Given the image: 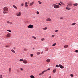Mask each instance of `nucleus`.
Returning <instances> with one entry per match:
<instances>
[{"label":"nucleus","mask_w":78,"mask_h":78,"mask_svg":"<svg viewBox=\"0 0 78 78\" xmlns=\"http://www.w3.org/2000/svg\"><path fill=\"white\" fill-rule=\"evenodd\" d=\"M27 27L29 28H33V25L30 24Z\"/></svg>","instance_id":"1"},{"label":"nucleus","mask_w":78,"mask_h":78,"mask_svg":"<svg viewBox=\"0 0 78 78\" xmlns=\"http://www.w3.org/2000/svg\"><path fill=\"white\" fill-rule=\"evenodd\" d=\"M3 10L4 11H8V8L7 7H4L3 8Z\"/></svg>","instance_id":"2"},{"label":"nucleus","mask_w":78,"mask_h":78,"mask_svg":"<svg viewBox=\"0 0 78 78\" xmlns=\"http://www.w3.org/2000/svg\"><path fill=\"white\" fill-rule=\"evenodd\" d=\"M54 8L55 9L59 8V5H56L55 4V6H54Z\"/></svg>","instance_id":"3"},{"label":"nucleus","mask_w":78,"mask_h":78,"mask_svg":"<svg viewBox=\"0 0 78 78\" xmlns=\"http://www.w3.org/2000/svg\"><path fill=\"white\" fill-rule=\"evenodd\" d=\"M21 14H22V12H19L17 14V16L19 17L21 16Z\"/></svg>","instance_id":"4"},{"label":"nucleus","mask_w":78,"mask_h":78,"mask_svg":"<svg viewBox=\"0 0 78 78\" xmlns=\"http://www.w3.org/2000/svg\"><path fill=\"white\" fill-rule=\"evenodd\" d=\"M7 37H11V34L10 33H8L6 36Z\"/></svg>","instance_id":"5"},{"label":"nucleus","mask_w":78,"mask_h":78,"mask_svg":"<svg viewBox=\"0 0 78 78\" xmlns=\"http://www.w3.org/2000/svg\"><path fill=\"white\" fill-rule=\"evenodd\" d=\"M23 62L24 64H27V61L26 60H24L23 61Z\"/></svg>","instance_id":"6"},{"label":"nucleus","mask_w":78,"mask_h":78,"mask_svg":"<svg viewBox=\"0 0 78 78\" xmlns=\"http://www.w3.org/2000/svg\"><path fill=\"white\" fill-rule=\"evenodd\" d=\"M34 2H32L31 3H30L29 5V6H32V5H33L34 4Z\"/></svg>","instance_id":"7"},{"label":"nucleus","mask_w":78,"mask_h":78,"mask_svg":"<svg viewBox=\"0 0 78 78\" xmlns=\"http://www.w3.org/2000/svg\"><path fill=\"white\" fill-rule=\"evenodd\" d=\"M46 62H50V59L49 58H48L46 60Z\"/></svg>","instance_id":"8"},{"label":"nucleus","mask_w":78,"mask_h":78,"mask_svg":"<svg viewBox=\"0 0 78 78\" xmlns=\"http://www.w3.org/2000/svg\"><path fill=\"white\" fill-rule=\"evenodd\" d=\"M25 5L26 7H28V3L27 2H25Z\"/></svg>","instance_id":"9"},{"label":"nucleus","mask_w":78,"mask_h":78,"mask_svg":"<svg viewBox=\"0 0 78 78\" xmlns=\"http://www.w3.org/2000/svg\"><path fill=\"white\" fill-rule=\"evenodd\" d=\"M69 47V45H66L64 46V47L65 48H67Z\"/></svg>","instance_id":"10"},{"label":"nucleus","mask_w":78,"mask_h":78,"mask_svg":"<svg viewBox=\"0 0 78 78\" xmlns=\"http://www.w3.org/2000/svg\"><path fill=\"white\" fill-rule=\"evenodd\" d=\"M59 67L60 68H61V69H63V68H64V67L61 65H59Z\"/></svg>","instance_id":"11"},{"label":"nucleus","mask_w":78,"mask_h":78,"mask_svg":"<svg viewBox=\"0 0 78 78\" xmlns=\"http://www.w3.org/2000/svg\"><path fill=\"white\" fill-rule=\"evenodd\" d=\"M46 21L48 22V21H51V19L50 18H47L46 19Z\"/></svg>","instance_id":"12"},{"label":"nucleus","mask_w":78,"mask_h":78,"mask_svg":"<svg viewBox=\"0 0 78 78\" xmlns=\"http://www.w3.org/2000/svg\"><path fill=\"white\" fill-rule=\"evenodd\" d=\"M44 72H45V71H43L41 73H40L39 74V76H40V75H43V74H44Z\"/></svg>","instance_id":"13"},{"label":"nucleus","mask_w":78,"mask_h":78,"mask_svg":"<svg viewBox=\"0 0 78 78\" xmlns=\"http://www.w3.org/2000/svg\"><path fill=\"white\" fill-rule=\"evenodd\" d=\"M13 7H14V8L16 9H17V7H16V5H13Z\"/></svg>","instance_id":"14"},{"label":"nucleus","mask_w":78,"mask_h":78,"mask_svg":"<svg viewBox=\"0 0 78 78\" xmlns=\"http://www.w3.org/2000/svg\"><path fill=\"white\" fill-rule=\"evenodd\" d=\"M7 23H9L10 24H12V22H10L9 21H8L7 22Z\"/></svg>","instance_id":"15"},{"label":"nucleus","mask_w":78,"mask_h":78,"mask_svg":"<svg viewBox=\"0 0 78 78\" xmlns=\"http://www.w3.org/2000/svg\"><path fill=\"white\" fill-rule=\"evenodd\" d=\"M66 9H68V10H70V9H71V8H69V7H66Z\"/></svg>","instance_id":"16"},{"label":"nucleus","mask_w":78,"mask_h":78,"mask_svg":"<svg viewBox=\"0 0 78 78\" xmlns=\"http://www.w3.org/2000/svg\"><path fill=\"white\" fill-rule=\"evenodd\" d=\"M37 55H40V54H41V52H38L37 53Z\"/></svg>","instance_id":"17"},{"label":"nucleus","mask_w":78,"mask_h":78,"mask_svg":"<svg viewBox=\"0 0 78 78\" xmlns=\"http://www.w3.org/2000/svg\"><path fill=\"white\" fill-rule=\"evenodd\" d=\"M11 51H12V52H13V53H15V51H14V50L12 49L11 50Z\"/></svg>","instance_id":"18"},{"label":"nucleus","mask_w":78,"mask_h":78,"mask_svg":"<svg viewBox=\"0 0 78 78\" xmlns=\"http://www.w3.org/2000/svg\"><path fill=\"white\" fill-rule=\"evenodd\" d=\"M50 68H48V69H47V70H44V72H47V70H50Z\"/></svg>","instance_id":"19"},{"label":"nucleus","mask_w":78,"mask_h":78,"mask_svg":"<svg viewBox=\"0 0 78 78\" xmlns=\"http://www.w3.org/2000/svg\"><path fill=\"white\" fill-rule=\"evenodd\" d=\"M47 29V27L43 28V30H46Z\"/></svg>","instance_id":"20"},{"label":"nucleus","mask_w":78,"mask_h":78,"mask_svg":"<svg viewBox=\"0 0 78 78\" xmlns=\"http://www.w3.org/2000/svg\"><path fill=\"white\" fill-rule=\"evenodd\" d=\"M30 77L31 78H35L34 76L33 75H31L30 76Z\"/></svg>","instance_id":"21"},{"label":"nucleus","mask_w":78,"mask_h":78,"mask_svg":"<svg viewBox=\"0 0 78 78\" xmlns=\"http://www.w3.org/2000/svg\"><path fill=\"white\" fill-rule=\"evenodd\" d=\"M73 6H77L78 5V3H76L75 4H73Z\"/></svg>","instance_id":"22"},{"label":"nucleus","mask_w":78,"mask_h":78,"mask_svg":"<svg viewBox=\"0 0 78 78\" xmlns=\"http://www.w3.org/2000/svg\"><path fill=\"white\" fill-rule=\"evenodd\" d=\"M68 5H69V6H72V4H71L70 3H68Z\"/></svg>","instance_id":"23"},{"label":"nucleus","mask_w":78,"mask_h":78,"mask_svg":"<svg viewBox=\"0 0 78 78\" xmlns=\"http://www.w3.org/2000/svg\"><path fill=\"white\" fill-rule=\"evenodd\" d=\"M7 31H9V32H10V33H11V31L10 30H7Z\"/></svg>","instance_id":"24"},{"label":"nucleus","mask_w":78,"mask_h":78,"mask_svg":"<svg viewBox=\"0 0 78 78\" xmlns=\"http://www.w3.org/2000/svg\"><path fill=\"white\" fill-rule=\"evenodd\" d=\"M32 37H33V39H35V40L36 39V38L35 37H34V36H33Z\"/></svg>","instance_id":"25"},{"label":"nucleus","mask_w":78,"mask_h":78,"mask_svg":"<svg viewBox=\"0 0 78 78\" xmlns=\"http://www.w3.org/2000/svg\"><path fill=\"white\" fill-rule=\"evenodd\" d=\"M55 72H56V69H54L53 71V73H55Z\"/></svg>","instance_id":"26"},{"label":"nucleus","mask_w":78,"mask_h":78,"mask_svg":"<svg viewBox=\"0 0 78 78\" xmlns=\"http://www.w3.org/2000/svg\"><path fill=\"white\" fill-rule=\"evenodd\" d=\"M76 24V23H73L72 24V25H74Z\"/></svg>","instance_id":"27"},{"label":"nucleus","mask_w":78,"mask_h":78,"mask_svg":"<svg viewBox=\"0 0 78 78\" xmlns=\"http://www.w3.org/2000/svg\"><path fill=\"white\" fill-rule=\"evenodd\" d=\"M38 3L39 4H42V2H41L40 1H38Z\"/></svg>","instance_id":"28"},{"label":"nucleus","mask_w":78,"mask_h":78,"mask_svg":"<svg viewBox=\"0 0 78 78\" xmlns=\"http://www.w3.org/2000/svg\"><path fill=\"white\" fill-rule=\"evenodd\" d=\"M56 5V4H54L52 5V6L53 7V6H55Z\"/></svg>","instance_id":"29"},{"label":"nucleus","mask_w":78,"mask_h":78,"mask_svg":"<svg viewBox=\"0 0 78 78\" xmlns=\"http://www.w3.org/2000/svg\"><path fill=\"white\" fill-rule=\"evenodd\" d=\"M30 56L31 57H33V54H30Z\"/></svg>","instance_id":"30"},{"label":"nucleus","mask_w":78,"mask_h":78,"mask_svg":"<svg viewBox=\"0 0 78 78\" xmlns=\"http://www.w3.org/2000/svg\"><path fill=\"white\" fill-rule=\"evenodd\" d=\"M11 68H9V72H11Z\"/></svg>","instance_id":"31"},{"label":"nucleus","mask_w":78,"mask_h":78,"mask_svg":"<svg viewBox=\"0 0 78 78\" xmlns=\"http://www.w3.org/2000/svg\"><path fill=\"white\" fill-rule=\"evenodd\" d=\"M56 43H55L54 44L52 45V46H55V45H56Z\"/></svg>","instance_id":"32"},{"label":"nucleus","mask_w":78,"mask_h":78,"mask_svg":"<svg viewBox=\"0 0 78 78\" xmlns=\"http://www.w3.org/2000/svg\"><path fill=\"white\" fill-rule=\"evenodd\" d=\"M70 76L71 77H73V75L72 74H70Z\"/></svg>","instance_id":"33"},{"label":"nucleus","mask_w":78,"mask_h":78,"mask_svg":"<svg viewBox=\"0 0 78 78\" xmlns=\"http://www.w3.org/2000/svg\"><path fill=\"white\" fill-rule=\"evenodd\" d=\"M23 5H24V4L22 3V4H21V5L22 6H23Z\"/></svg>","instance_id":"34"},{"label":"nucleus","mask_w":78,"mask_h":78,"mask_svg":"<svg viewBox=\"0 0 78 78\" xmlns=\"http://www.w3.org/2000/svg\"><path fill=\"white\" fill-rule=\"evenodd\" d=\"M75 52L76 53H78V50H76L75 51Z\"/></svg>","instance_id":"35"},{"label":"nucleus","mask_w":78,"mask_h":78,"mask_svg":"<svg viewBox=\"0 0 78 78\" xmlns=\"http://www.w3.org/2000/svg\"><path fill=\"white\" fill-rule=\"evenodd\" d=\"M20 61H23V59H20Z\"/></svg>","instance_id":"36"},{"label":"nucleus","mask_w":78,"mask_h":78,"mask_svg":"<svg viewBox=\"0 0 78 78\" xmlns=\"http://www.w3.org/2000/svg\"><path fill=\"white\" fill-rule=\"evenodd\" d=\"M55 32H58L59 31V30H56L55 31Z\"/></svg>","instance_id":"37"},{"label":"nucleus","mask_w":78,"mask_h":78,"mask_svg":"<svg viewBox=\"0 0 78 78\" xmlns=\"http://www.w3.org/2000/svg\"><path fill=\"white\" fill-rule=\"evenodd\" d=\"M3 14H5V13H7V12H3Z\"/></svg>","instance_id":"38"},{"label":"nucleus","mask_w":78,"mask_h":78,"mask_svg":"<svg viewBox=\"0 0 78 78\" xmlns=\"http://www.w3.org/2000/svg\"><path fill=\"white\" fill-rule=\"evenodd\" d=\"M37 14H39V12L38 11H37Z\"/></svg>","instance_id":"39"},{"label":"nucleus","mask_w":78,"mask_h":78,"mask_svg":"<svg viewBox=\"0 0 78 78\" xmlns=\"http://www.w3.org/2000/svg\"><path fill=\"white\" fill-rule=\"evenodd\" d=\"M56 67H59V65H56Z\"/></svg>","instance_id":"40"},{"label":"nucleus","mask_w":78,"mask_h":78,"mask_svg":"<svg viewBox=\"0 0 78 78\" xmlns=\"http://www.w3.org/2000/svg\"><path fill=\"white\" fill-rule=\"evenodd\" d=\"M51 37H55V35H53L51 36Z\"/></svg>","instance_id":"41"},{"label":"nucleus","mask_w":78,"mask_h":78,"mask_svg":"<svg viewBox=\"0 0 78 78\" xmlns=\"http://www.w3.org/2000/svg\"><path fill=\"white\" fill-rule=\"evenodd\" d=\"M24 51H27V49H26V48H25L24 49Z\"/></svg>","instance_id":"42"},{"label":"nucleus","mask_w":78,"mask_h":78,"mask_svg":"<svg viewBox=\"0 0 78 78\" xmlns=\"http://www.w3.org/2000/svg\"><path fill=\"white\" fill-rule=\"evenodd\" d=\"M58 5H60V6H61V5H62L61 4H60V3H59L58 4Z\"/></svg>","instance_id":"43"},{"label":"nucleus","mask_w":78,"mask_h":78,"mask_svg":"<svg viewBox=\"0 0 78 78\" xmlns=\"http://www.w3.org/2000/svg\"><path fill=\"white\" fill-rule=\"evenodd\" d=\"M20 70H23V68H21L20 69Z\"/></svg>","instance_id":"44"},{"label":"nucleus","mask_w":78,"mask_h":78,"mask_svg":"<svg viewBox=\"0 0 78 78\" xmlns=\"http://www.w3.org/2000/svg\"><path fill=\"white\" fill-rule=\"evenodd\" d=\"M44 38H43V39H41V41H44Z\"/></svg>","instance_id":"45"},{"label":"nucleus","mask_w":78,"mask_h":78,"mask_svg":"<svg viewBox=\"0 0 78 78\" xmlns=\"http://www.w3.org/2000/svg\"><path fill=\"white\" fill-rule=\"evenodd\" d=\"M5 47H9V46H8V45H6L5 46Z\"/></svg>","instance_id":"46"},{"label":"nucleus","mask_w":78,"mask_h":78,"mask_svg":"<svg viewBox=\"0 0 78 78\" xmlns=\"http://www.w3.org/2000/svg\"><path fill=\"white\" fill-rule=\"evenodd\" d=\"M60 3H61V4H62H62H63V3L62 2H60Z\"/></svg>","instance_id":"47"},{"label":"nucleus","mask_w":78,"mask_h":78,"mask_svg":"<svg viewBox=\"0 0 78 78\" xmlns=\"http://www.w3.org/2000/svg\"><path fill=\"white\" fill-rule=\"evenodd\" d=\"M46 51H48V48H46Z\"/></svg>","instance_id":"48"},{"label":"nucleus","mask_w":78,"mask_h":78,"mask_svg":"<svg viewBox=\"0 0 78 78\" xmlns=\"http://www.w3.org/2000/svg\"><path fill=\"white\" fill-rule=\"evenodd\" d=\"M63 19V18L62 17L60 18V19Z\"/></svg>","instance_id":"49"},{"label":"nucleus","mask_w":78,"mask_h":78,"mask_svg":"<svg viewBox=\"0 0 78 78\" xmlns=\"http://www.w3.org/2000/svg\"><path fill=\"white\" fill-rule=\"evenodd\" d=\"M13 49H15V48H16V47H14L13 48Z\"/></svg>","instance_id":"50"},{"label":"nucleus","mask_w":78,"mask_h":78,"mask_svg":"<svg viewBox=\"0 0 78 78\" xmlns=\"http://www.w3.org/2000/svg\"><path fill=\"white\" fill-rule=\"evenodd\" d=\"M49 78H51V76H49Z\"/></svg>","instance_id":"51"},{"label":"nucleus","mask_w":78,"mask_h":78,"mask_svg":"<svg viewBox=\"0 0 78 78\" xmlns=\"http://www.w3.org/2000/svg\"><path fill=\"white\" fill-rule=\"evenodd\" d=\"M42 53H43V52L42 51L41 54H42Z\"/></svg>","instance_id":"52"},{"label":"nucleus","mask_w":78,"mask_h":78,"mask_svg":"<svg viewBox=\"0 0 78 78\" xmlns=\"http://www.w3.org/2000/svg\"><path fill=\"white\" fill-rule=\"evenodd\" d=\"M33 17L34 18V19H35V17L34 16Z\"/></svg>","instance_id":"53"},{"label":"nucleus","mask_w":78,"mask_h":78,"mask_svg":"<svg viewBox=\"0 0 78 78\" xmlns=\"http://www.w3.org/2000/svg\"><path fill=\"white\" fill-rule=\"evenodd\" d=\"M67 6H69V5H67Z\"/></svg>","instance_id":"54"},{"label":"nucleus","mask_w":78,"mask_h":78,"mask_svg":"<svg viewBox=\"0 0 78 78\" xmlns=\"http://www.w3.org/2000/svg\"><path fill=\"white\" fill-rule=\"evenodd\" d=\"M56 4H58V3H57Z\"/></svg>","instance_id":"55"}]
</instances>
